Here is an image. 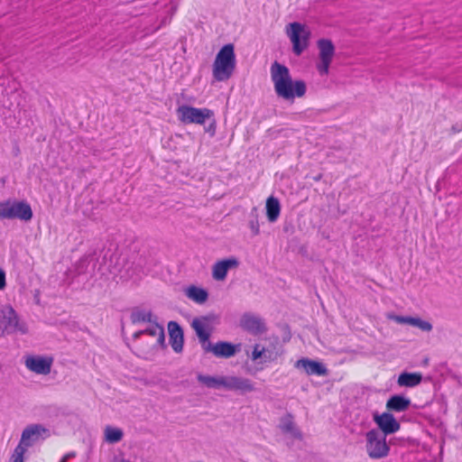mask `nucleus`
Listing matches in <instances>:
<instances>
[{
	"label": "nucleus",
	"instance_id": "21",
	"mask_svg": "<svg viewBox=\"0 0 462 462\" xmlns=\"http://www.w3.org/2000/svg\"><path fill=\"white\" fill-rule=\"evenodd\" d=\"M422 382V374L419 372H402L399 374L397 383L401 387H415Z\"/></svg>",
	"mask_w": 462,
	"mask_h": 462
},
{
	"label": "nucleus",
	"instance_id": "14",
	"mask_svg": "<svg viewBox=\"0 0 462 462\" xmlns=\"http://www.w3.org/2000/svg\"><path fill=\"white\" fill-rule=\"evenodd\" d=\"M167 327L172 349L176 353H180L184 344V332L181 326L177 321L171 320L168 322Z\"/></svg>",
	"mask_w": 462,
	"mask_h": 462
},
{
	"label": "nucleus",
	"instance_id": "39",
	"mask_svg": "<svg viewBox=\"0 0 462 462\" xmlns=\"http://www.w3.org/2000/svg\"><path fill=\"white\" fill-rule=\"evenodd\" d=\"M74 456H75V453L74 452H70V453L66 454L62 458L67 461L69 457H72Z\"/></svg>",
	"mask_w": 462,
	"mask_h": 462
},
{
	"label": "nucleus",
	"instance_id": "16",
	"mask_svg": "<svg viewBox=\"0 0 462 462\" xmlns=\"http://www.w3.org/2000/svg\"><path fill=\"white\" fill-rule=\"evenodd\" d=\"M226 390L236 391L244 394L254 392L255 387L250 379L233 375L227 376Z\"/></svg>",
	"mask_w": 462,
	"mask_h": 462
},
{
	"label": "nucleus",
	"instance_id": "37",
	"mask_svg": "<svg viewBox=\"0 0 462 462\" xmlns=\"http://www.w3.org/2000/svg\"><path fill=\"white\" fill-rule=\"evenodd\" d=\"M5 285V272L3 269H0V290L4 289Z\"/></svg>",
	"mask_w": 462,
	"mask_h": 462
},
{
	"label": "nucleus",
	"instance_id": "10",
	"mask_svg": "<svg viewBox=\"0 0 462 462\" xmlns=\"http://www.w3.org/2000/svg\"><path fill=\"white\" fill-rule=\"evenodd\" d=\"M373 420L378 427L376 430L383 434L384 437L397 432L401 428L400 422L389 411L383 412L382 414L374 412Z\"/></svg>",
	"mask_w": 462,
	"mask_h": 462
},
{
	"label": "nucleus",
	"instance_id": "24",
	"mask_svg": "<svg viewBox=\"0 0 462 462\" xmlns=\"http://www.w3.org/2000/svg\"><path fill=\"white\" fill-rule=\"evenodd\" d=\"M186 295L189 299L199 304L206 302L208 298V292L205 289L195 285H191L187 289Z\"/></svg>",
	"mask_w": 462,
	"mask_h": 462
},
{
	"label": "nucleus",
	"instance_id": "5",
	"mask_svg": "<svg viewBox=\"0 0 462 462\" xmlns=\"http://www.w3.org/2000/svg\"><path fill=\"white\" fill-rule=\"evenodd\" d=\"M286 33L292 43V51L296 56H300L309 47L310 31L300 23L293 22L287 25Z\"/></svg>",
	"mask_w": 462,
	"mask_h": 462
},
{
	"label": "nucleus",
	"instance_id": "3",
	"mask_svg": "<svg viewBox=\"0 0 462 462\" xmlns=\"http://www.w3.org/2000/svg\"><path fill=\"white\" fill-rule=\"evenodd\" d=\"M0 330L2 334L28 333L26 322L20 320L16 311L10 305L0 306Z\"/></svg>",
	"mask_w": 462,
	"mask_h": 462
},
{
	"label": "nucleus",
	"instance_id": "20",
	"mask_svg": "<svg viewBox=\"0 0 462 462\" xmlns=\"http://www.w3.org/2000/svg\"><path fill=\"white\" fill-rule=\"evenodd\" d=\"M197 380L209 389L224 388L226 390L227 376H212L198 374Z\"/></svg>",
	"mask_w": 462,
	"mask_h": 462
},
{
	"label": "nucleus",
	"instance_id": "31",
	"mask_svg": "<svg viewBox=\"0 0 462 462\" xmlns=\"http://www.w3.org/2000/svg\"><path fill=\"white\" fill-rule=\"evenodd\" d=\"M279 356H281V353L278 351H273L266 348V352L263 354V359L264 362H271L276 360Z\"/></svg>",
	"mask_w": 462,
	"mask_h": 462
},
{
	"label": "nucleus",
	"instance_id": "28",
	"mask_svg": "<svg viewBox=\"0 0 462 462\" xmlns=\"http://www.w3.org/2000/svg\"><path fill=\"white\" fill-rule=\"evenodd\" d=\"M408 324L416 327L425 332H430L433 328V326L430 322L423 320L420 318L410 317Z\"/></svg>",
	"mask_w": 462,
	"mask_h": 462
},
{
	"label": "nucleus",
	"instance_id": "33",
	"mask_svg": "<svg viewBox=\"0 0 462 462\" xmlns=\"http://www.w3.org/2000/svg\"><path fill=\"white\" fill-rule=\"evenodd\" d=\"M24 453L22 448H15L12 455V462H23Z\"/></svg>",
	"mask_w": 462,
	"mask_h": 462
},
{
	"label": "nucleus",
	"instance_id": "12",
	"mask_svg": "<svg viewBox=\"0 0 462 462\" xmlns=\"http://www.w3.org/2000/svg\"><path fill=\"white\" fill-rule=\"evenodd\" d=\"M53 358L51 356H29L25 366L37 374L47 375L51 373Z\"/></svg>",
	"mask_w": 462,
	"mask_h": 462
},
{
	"label": "nucleus",
	"instance_id": "1",
	"mask_svg": "<svg viewBox=\"0 0 462 462\" xmlns=\"http://www.w3.org/2000/svg\"><path fill=\"white\" fill-rule=\"evenodd\" d=\"M271 76L278 97L290 100L305 95L306 83L303 80L293 82L289 69L285 65L274 61L271 67Z\"/></svg>",
	"mask_w": 462,
	"mask_h": 462
},
{
	"label": "nucleus",
	"instance_id": "22",
	"mask_svg": "<svg viewBox=\"0 0 462 462\" xmlns=\"http://www.w3.org/2000/svg\"><path fill=\"white\" fill-rule=\"evenodd\" d=\"M280 429L283 433H289L297 439H302L300 430L295 426L291 414L282 418L280 423Z\"/></svg>",
	"mask_w": 462,
	"mask_h": 462
},
{
	"label": "nucleus",
	"instance_id": "13",
	"mask_svg": "<svg viewBox=\"0 0 462 462\" xmlns=\"http://www.w3.org/2000/svg\"><path fill=\"white\" fill-rule=\"evenodd\" d=\"M216 315L209 314L201 316L200 319H195L191 323V327L195 330L204 351L205 346H207L208 342H209L210 331L206 329L205 324L203 322H212L216 319Z\"/></svg>",
	"mask_w": 462,
	"mask_h": 462
},
{
	"label": "nucleus",
	"instance_id": "32",
	"mask_svg": "<svg viewBox=\"0 0 462 462\" xmlns=\"http://www.w3.org/2000/svg\"><path fill=\"white\" fill-rule=\"evenodd\" d=\"M207 121H209V124L208 126L205 127V132L209 134L210 136H214L216 134V128H217L216 119L213 116L210 119H207Z\"/></svg>",
	"mask_w": 462,
	"mask_h": 462
},
{
	"label": "nucleus",
	"instance_id": "42",
	"mask_svg": "<svg viewBox=\"0 0 462 462\" xmlns=\"http://www.w3.org/2000/svg\"><path fill=\"white\" fill-rule=\"evenodd\" d=\"M320 178H321V176L319 175V176H316L314 179H315V180H320Z\"/></svg>",
	"mask_w": 462,
	"mask_h": 462
},
{
	"label": "nucleus",
	"instance_id": "26",
	"mask_svg": "<svg viewBox=\"0 0 462 462\" xmlns=\"http://www.w3.org/2000/svg\"><path fill=\"white\" fill-rule=\"evenodd\" d=\"M123 430L119 428L107 426L105 430V439L108 443H117L123 439Z\"/></svg>",
	"mask_w": 462,
	"mask_h": 462
},
{
	"label": "nucleus",
	"instance_id": "34",
	"mask_svg": "<svg viewBox=\"0 0 462 462\" xmlns=\"http://www.w3.org/2000/svg\"><path fill=\"white\" fill-rule=\"evenodd\" d=\"M388 318L398 324H408L410 316H399L391 314Z\"/></svg>",
	"mask_w": 462,
	"mask_h": 462
},
{
	"label": "nucleus",
	"instance_id": "7",
	"mask_svg": "<svg viewBox=\"0 0 462 462\" xmlns=\"http://www.w3.org/2000/svg\"><path fill=\"white\" fill-rule=\"evenodd\" d=\"M51 436L50 430L42 424H31L22 432L21 439L16 448H22L24 452L40 439H45Z\"/></svg>",
	"mask_w": 462,
	"mask_h": 462
},
{
	"label": "nucleus",
	"instance_id": "18",
	"mask_svg": "<svg viewBox=\"0 0 462 462\" xmlns=\"http://www.w3.org/2000/svg\"><path fill=\"white\" fill-rule=\"evenodd\" d=\"M411 400L402 394L392 395L386 402V409L389 412L405 411L411 406Z\"/></svg>",
	"mask_w": 462,
	"mask_h": 462
},
{
	"label": "nucleus",
	"instance_id": "2",
	"mask_svg": "<svg viewBox=\"0 0 462 462\" xmlns=\"http://www.w3.org/2000/svg\"><path fill=\"white\" fill-rule=\"evenodd\" d=\"M236 68L235 47L232 43L224 45L217 52L213 64V76L217 81L228 79Z\"/></svg>",
	"mask_w": 462,
	"mask_h": 462
},
{
	"label": "nucleus",
	"instance_id": "43",
	"mask_svg": "<svg viewBox=\"0 0 462 462\" xmlns=\"http://www.w3.org/2000/svg\"><path fill=\"white\" fill-rule=\"evenodd\" d=\"M60 462H67L65 459L61 458Z\"/></svg>",
	"mask_w": 462,
	"mask_h": 462
},
{
	"label": "nucleus",
	"instance_id": "11",
	"mask_svg": "<svg viewBox=\"0 0 462 462\" xmlns=\"http://www.w3.org/2000/svg\"><path fill=\"white\" fill-rule=\"evenodd\" d=\"M241 350V344H233L228 341H218L216 344L208 342L205 352H211L218 358H230Z\"/></svg>",
	"mask_w": 462,
	"mask_h": 462
},
{
	"label": "nucleus",
	"instance_id": "8",
	"mask_svg": "<svg viewBox=\"0 0 462 462\" xmlns=\"http://www.w3.org/2000/svg\"><path fill=\"white\" fill-rule=\"evenodd\" d=\"M317 46L319 51V62L316 68L320 76H325L328 74L329 66L335 55V46L331 40L326 38L319 39Z\"/></svg>",
	"mask_w": 462,
	"mask_h": 462
},
{
	"label": "nucleus",
	"instance_id": "40",
	"mask_svg": "<svg viewBox=\"0 0 462 462\" xmlns=\"http://www.w3.org/2000/svg\"><path fill=\"white\" fill-rule=\"evenodd\" d=\"M143 334H144V330H139L134 334V337L138 338Z\"/></svg>",
	"mask_w": 462,
	"mask_h": 462
},
{
	"label": "nucleus",
	"instance_id": "35",
	"mask_svg": "<svg viewBox=\"0 0 462 462\" xmlns=\"http://www.w3.org/2000/svg\"><path fill=\"white\" fill-rule=\"evenodd\" d=\"M249 226L254 236H257L260 233L259 222L256 217L249 221Z\"/></svg>",
	"mask_w": 462,
	"mask_h": 462
},
{
	"label": "nucleus",
	"instance_id": "9",
	"mask_svg": "<svg viewBox=\"0 0 462 462\" xmlns=\"http://www.w3.org/2000/svg\"><path fill=\"white\" fill-rule=\"evenodd\" d=\"M239 326L244 331L254 337L261 336L268 330L265 320L251 312H245L241 316Z\"/></svg>",
	"mask_w": 462,
	"mask_h": 462
},
{
	"label": "nucleus",
	"instance_id": "23",
	"mask_svg": "<svg viewBox=\"0 0 462 462\" xmlns=\"http://www.w3.org/2000/svg\"><path fill=\"white\" fill-rule=\"evenodd\" d=\"M266 217L270 222H275L281 213V205L278 199L271 196L266 200Z\"/></svg>",
	"mask_w": 462,
	"mask_h": 462
},
{
	"label": "nucleus",
	"instance_id": "30",
	"mask_svg": "<svg viewBox=\"0 0 462 462\" xmlns=\"http://www.w3.org/2000/svg\"><path fill=\"white\" fill-rule=\"evenodd\" d=\"M152 323L153 324V326L144 329V334L155 337L160 332V329L163 328V327L157 323L156 317H154L153 322Z\"/></svg>",
	"mask_w": 462,
	"mask_h": 462
},
{
	"label": "nucleus",
	"instance_id": "19",
	"mask_svg": "<svg viewBox=\"0 0 462 462\" xmlns=\"http://www.w3.org/2000/svg\"><path fill=\"white\" fill-rule=\"evenodd\" d=\"M13 219L29 221L32 218V210L30 204L24 200H13Z\"/></svg>",
	"mask_w": 462,
	"mask_h": 462
},
{
	"label": "nucleus",
	"instance_id": "17",
	"mask_svg": "<svg viewBox=\"0 0 462 462\" xmlns=\"http://www.w3.org/2000/svg\"><path fill=\"white\" fill-rule=\"evenodd\" d=\"M239 264L236 258L231 257L217 262L212 268V277L216 281H223L227 275V272Z\"/></svg>",
	"mask_w": 462,
	"mask_h": 462
},
{
	"label": "nucleus",
	"instance_id": "36",
	"mask_svg": "<svg viewBox=\"0 0 462 462\" xmlns=\"http://www.w3.org/2000/svg\"><path fill=\"white\" fill-rule=\"evenodd\" d=\"M157 336H158V338H157L158 345H160L163 348L166 347L164 328L160 329V332L157 334Z\"/></svg>",
	"mask_w": 462,
	"mask_h": 462
},
{
	"label": "nucleus",
	"instance_id": "15",
	"mask_svg": "<svg viewBox=\"0 0 462 462\" xmlns=\"http://www.w3.org/2000/svg\"><path fill=\"white\" fill-rule=\"evenodd\" d=\"M296 368H302L308 375L324 376L328 374L327 367L319 361L301 358L296 361Z\"/></svg>",
	"mask_w": 462,
	"mask_h": 462
},
{
	"label": "nucleus",
	"instance_id": "4",
	"mask_svg": "<svg viewBox=\"0 0 462 462\" xmlns=\"http://www.w3.org/2000/svg\"><path fill=\"white\" fill-rule=\"evenodd\" d=\"M365 449L369 457L380 459L387 457L390 452V444L387 443L386 437L380 433L378 430H370L365 433Z\"/></svg>",
	"mask_w": 462,
	"mask_h": 462
},
{
	"label": "nucleus",
	"instance_id": "38",
	"mask_svg": "<svg viewBox=\"0 0 462 462\" xmlns=\"http://www.w3.org/2000/svg\"><path fill=\"white\" fill-rule=\"evenodd\" d=\"M451 131L453 133H459L460 131H462V123L461 124H459V123L454 124L451 127Z\"/></svg>",
	"mask_w": 462,
	"mask_h": 462
},
{
	"label": "nucleus",
	"instance_id": "29",
	"mask_svg": "<svg viewBox=\"0 0 462 462\" xmlns=\"http://www.w3.org/2000/svg\"><path fill=\"white\" fill-rule=\"evenodd\" d=\"M265 352H266L265 347L263 346L260 348V345L255 344L254 346V350L252 352V356H251L252 360L256 361V360L263 357V354H265Z\"/></svg>",
	"mask_w": 462,
	"mask_h": 462
},
{
	"label": "nucleus",
	"instance_id": "27",
	"mask_svg": "<svg viewBox=\"0 0 462 462\" xmlns=\"http://www.w3.org/2000/svg\"><path fill=\"white\" fill-rule=\"evenodd\" d=\"M13 200L0 202V219H13Z\"/></svg>",
	"mask_w": 462,
	"mask_h": 462
},
{
	"label": "nucleus",
	"instance_id": "41",
	"mask_svg": "<svg viewBox=\"0 0 462 462\" xmlns=\"http://www.w3.org/2000/svg\"><path fill=\"white\" fill-rule=\"evenodd\" d=\"M247 373H249L250 374H255V372H253L250 369L247 370Z\"/></svg>",
	"mask_w": 462,
	"mask_h": 462
},
{
	"label": "nucleus",
	"instance_id": "6",
	"mask_svg": "<svg viewBox=\"0 0 462 462\" xmlns=\"http://www.w3.org/2000/svg\"><path fill=\"white\" fill-rule=\"evenodd\" d=\"M177 116L183 124L203 125L207 119L214 116V112L208 108H197L188 105H182L177 109Z\"/></svg>",
	"mask_w": 462,
	"mask_h": 462
},
{
	"label": "nucleus",
	"instance_id": "25",
	"mask_svg": "<svg viewBox=\"0 0 462 462\" xmlns=\"http://www.w3.org/2000/svg\"><path fill=\"white\" fill-rule=\"evenodd\" d=\"M130 319H131L132 323H134V324L140 323V322L152 323V322H153L154 318L151 311H146L144 310L136 308V309L133 310L131 316H130Z\"/></svg>",
	"mask_w": 462,
	"mask_h": 462
}]
</instances>
